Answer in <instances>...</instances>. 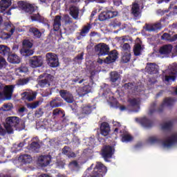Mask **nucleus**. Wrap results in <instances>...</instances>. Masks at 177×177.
Listing matches in <instances>:
<instances>
[{"mask_svg":"<svg viewBox=\"0 0 177 177\" xmlns=\"http://www.w3.org/2000/svg\"><path fill=\"white\" fill-rule=\"evenodd\" d=\"M62 153H63V154L68 156L69 158L70 157H75V153H74V152H72L71 149H70V147H65L62 149Z\"/></svg>","mask_w":177,"mask_h":177,"instance_id":"2f4dec72","label":"nucleus"},{"mask_svg":"<svg viewBox=\"0 0 177 177\" xmlns=\"http://www.w3.org/2000/svg\"><path fill=\"white\" fill-rule=\"evenodd\" d=\"M10 5H12V0H1L0 1V9L1 13H3V11L6 10Z\"/></svg>","mask_w":177,"mask_h":177,"instance_id":"aec40b11","label":"nucleus"},{"mask_svg":"<svg viewBox=\"0 0 177 177\" xmlns=\"http://www.w3.org/2000/svg\"><path fill=\"white\" fill-rule=\"evenodd\" d=\"M29 32L33 34L35 38H39L41 35H42L41 32H39V30L37 29V28H30L29 30Z\"/></svg>","mask_w":177,"mask_h":177,"instance_id":"72a5a7b5","label":"nucleus"},{"mask_svg":"<svg viewBox=\"0 0 177 177\" xmlns=\"http://www.w3.org/2000/svg\"><path fill=\"white\" fill-rule=\"evenodd\" d=\"M15 89V86L10 85L6 86L3 88V95L7 100L12 99V95H13V91Z\"/></svg>","mask_w":177,"mask_h":177,"instance_id":"9b49d317","label":"nucleus"},{"mask_svg":"<svg viewBox=\"0 0 177 177\" xmlns=\"http://www.w3.org/2000/svg\"><path fill=\"white\" fill-rule=\"evenodd\" d=\"M20 53L22 56H31V55H34V50L31 48H22Z\"/></svg>","mask_w":177,"mask_h":177,"instance_id":"7c9ffc66","label":"nucleus"},{"mask_svg":"<svg viewBox=\"0 0 177 177\" xmlns=\"http://www.w3.org/2000/svg\"><path fill=\"white\" fill-rule=\"evenodd\" d=\"M101 135L107 136L110 133V125L107 122H103L100 127Z\"/></svg>","mask_w":177,"mask_h":177,"instance_id":"6ab92c4d","label":"nucleus"},{"mask_svg":"<svg viewBox=\"0 0 177 177\" xmlns=\"http://www.w3.org/2000/svg\"><path fill=\"white\" fill-rule=\"evenodd\" d=\"M172 49H173L172 45L171 44L165 45L160 48L159 53L160 55L167 56V55H169L172 52Z\"/></svg>","mask_w":177,"mask_h":177,"instance_id":"4468645a","label":"nucleus"},{"mask_svg":"<svg viewBox=\"0 0 177 177\" xmlns=\"http://www.w3.org/2000/svg\"><path fill=\"white\" fill-rule=\"evenodd\" d=\"M39 85L41 86V88H44L45 86H49L50 84H49V82L48 80H42L39 82Z\"/></svg>","mask_w":177,"mask_h":177,"instance_id":"79ce46f5","label":"nucleus"},{"mask_svg":"<svg viewBox=\"0 0 177 177\" xmlns=\"http://www.w3.org/2000/svg\"><path fill=\"white\" fill-rule=\"evenodd\" d=\"M27 71H28V68L26 66L19 68L16 70L17 74H19V73H27Z\"/></svg>","mask_w":177,"mask_h":177,"instance_id":"a18cd8bd","label":"nucleus"},{"mask_svg":"<svg viewBox=\"0 0 177 177\" xmlns=\"http://www.w3.org/2000/svg\"><path fill=\"white\" fill-rule=\"evenodd\" d=\"M28 83V79H22L19 80L17 82V85H26V84Z\"/></svg>","mask_w":177,"mask_h":177,"instance_id":"8fccbe9b","label":"nucleus"},{"mask_svg":"<svg viewBox=\"0 0 177 177\" xmlns=\"http://www.w3.org/2000/svg\"><path fill=\"white\" fill-rule=\"evenodd\" d=\"M125 109H126V108H125V106H124L120 107V110L121 111H124V110H125Z\"/></svg>","mask_w":177,"mask_h":177,"instance_id":"774afa93","label":"nucleus"},{"mask_svg":"<svg viewBox=\"0 0 177 177\" xmlns=\"http://www.w3.org/2000/svg\"><path fill=\"white\" fill-rule=\"evenodd\" d=\"M89 30H91L89 26H85L80 32V35H82V37H85V35L89 32Z\"/></svg>","mask_w":177,"mask_h":177,"instance_id":"37998d69","label":"nucleus"},{"mask_svg":"<svg viewBox=\"0 0 177 177\" xmlns=\"http://www.w3.org/2000/svg\"><path fill=\"white\" fill-rule=\"evenodd\" d=\"M23 146H24V142H20V143L18 145V147H23Z\"/></svg>","mask_w":177,"mask_h":177,"instance_id":"338daca9","label":"nucleus"},{"mask_svg":"<svg viewBox=\"0 0 177 177\" xmlns=\"http://www.w3.org/2000/svg\"><path fill=\"white\" fill-rule=\"evenodd\" d=\"M39 103H40L39 101H37L35 102H33L28 105V107H29L30 109H37V107L39 106Z\"/></svg>","mask_w":177,"mask_h":177,"instance_id":"de8ad7c7","label":"nucleus"},{"mask_svg":"<svg viewBox=\"0 0 177 177\" xmlns=\"http://www.w3.org/2000/svg\"><path fill=\"white\" fill-rule=\"evenodd\" d=\"M39 144H38V142H33L30 145V149H32V150H37V149H39Z\"/></svg>","mask_w":177,"mask_h":177,"instance_id":"09e8293b","label":"nucleus"},{"mask_svg":"<svg viewBox=\"0 0 177 177\" xmlns=\"http://www.w3.org/2000/svg\"><path fill=\"white\" fill-rule=\"evenodd\" d=\"M131 13L135 17H140L142 11H140V7L137 3H134L131 7Z\"/></svg>","mask_w":177,"mask_h":177,"instance_id":"a211bd4d","label":"nucleus"},{"mask_svg":"<svg viewBox=\"0 0 177 177\" xmlns=\"http://www.w3.org/2000/svg\"><path fill=\"white\" fill-rule=\"evenodd\" d=\"M50 161H52L50 156H41L38 158V164L40 167H48Z\"/></svg>","mask_w":177,"mask_h":177,"instance_id":"9d476101","label":"nucleus"},{"mask_svg":"<svg viewBox=\"0 0 177 177\" xmlns=\"http://www.w3.org/2000/svg\"><path fill=\"white\" fill-rule=\"evenodd\" d=\"M113 127H117L118 128L115 129V133H117L118 131H121V127H120L121 125L120 124V122H113Z\"/></svg>","mask_w":177,"mask_h":177,"instance_id":"49530a36","label":"nucleus"},{"mask_svg":"<svg viewBox=\"0 0 177 177\" xmlns=\"http://www.w3.org/2000/svg\"><path fill=\"white\" fill-rule=\"evenodd\" d=\"M177 75V64H172L168 66V68L163 73L162 80L166 84L174 82Z\"/></svg>","mask_w":177,"mask_h":177,"instance_id":"f257e3e1","label":"nucleus"},{"mask_svg":"<svg viewBox=\"0 0 177 177\" xmlns=\"http://www.w3.org/2000/svg\"><path fill=\"white\" fill-rule=\"evenodd\" d=\"M78 164L77 163V161H73L69 164V167H77Z\"/></svg>","mask_w":177,"mask_h":177,"instance_id":"bf43d9fd","label":"nucleus"},{"mask_svg":"<svg viewBox=\"0 0 177 177\" xmlns=\"http://www.w3.org/2000/svg\"><path fill=\"white\" fill-rule=\"evenodd\" d=\"M32 48V42L30 40H24L23 41V48Z\"/></svg>","mask_w":177,"mask_h":177,"instance_id":"ea45409f","label":"nucleus"},{"mask_svg":"<svg viewBox=\"0 0 177 177\" xmlns=\"http://www.w3.org/2000/svg\"><path fill=\"white\" fill-rule=\"evenodd\" d=\"M61 20L62 17H60V16L57 15L55 17L53 24L54 31H59L60 26H62V22L60 21Z\"/></svg>","mask_w":177,"mask_h":177,"instance_id":"393cba45","label":"nucleus"},{"mask_svg":"<svg viewBox=\"0 0 177 177\" xmlns=\"http://www.w3.org/2000/svg\"><path fill=\"white\" fill-rule=\"evenodd\" d=\"M118 80H120V74L117 72L111 73V82H115Z\"/></svg>","mask_w":177,"mask_h":177,"instance_id":"c9c22d12","label":"nucleus"},{"mask_svg":"<svg viewBox=\"0 0 177 177\" xmlns=\"http://www.w3.org/2000/svg\"><path fill=\"white\" fill-rule=\"evenodd\" d=\"M147 31H157L161 28V24H147L145 26Z\"/></svg>","mask_w":177,"mask_h":177,"instance_id":"b1692460","label":"nucleus"},{"mask_svg":"<svg viewBox=\"0 0 177 177\" xmlns=\"http://www.w3.org/2000/svg\"><path fill=\"white\" fill-rule=\"evenodd\" d=\"M129 103L131 106L133 107V109H133V111L135 113H138L139 111V109L140 107L139 106V104H140V100L139 99H133L129 100Z\"/></svg>","mask_w":177,"mask_h":177,"instance_id":"4be33fe9","label":"nucleus"},{"mask_svg":"<svg viewBox=\"0 0 177 177\" xmlns=\"http://www.w3.org/2000/svg\"><path fill=\"white\" fill-rule=\"evenodd\" d=\"M8 62L12 64H19L20 63V57L15 54H12L8 56Z\"/></svg>","mask_w":177,"mask_h":177,"instance_id":"a878e982","label":"nucleus"},{"mask_svg":"<svg viewBox=\"0 0 177 177\" xmlns=\"http://www.w3.org/2000/svg\"><path fill=\"white\" fill-rule=\"evenodd\" d=\"M25 110H26L25 107H21L19 109V113H24Z\"/></svg>","mask_w":177,"mask_h":177,"instance_id":"680f3d73","label":"nucleus"},{"mask_svg":"<svg viewBox=\"0 0 177 177\" xmlns=\"http://www.w3.org/2000/svg\"><path fill=\"white\" fill-rule=\"evenodd\" d=\"M117 16H118V12L113 11L111 10H106L99 15L98 19L100 21H106V20L117 17Z\"/></svg>","mask_w":177,"mask_h":177,"instance_id":"7ed1b4c3","label":"nucleus"},{"mask_svg":"<svg viewBox=\"0 0 177 177\" xmlns=\"http://www.w3.org/2000/svg\"><path fill=\"white\" fill-rule=\"evenodd\" d=\"M145 69L149 74H156L158 72V66L156 64H147Z\"/></svg>","mask_w":177,"mask_h":177,"instance_id":"f3484780","label":"nucleus"},{"mask_svg":"<svg viewBox=\"0 0 177 177\" xmlns=\"http://www.w3.org/2000/svg\"><path fill=\"white\" fill-rule=\"evenodd\" d=\"M9 52H10V48H9V47L4 45H0V55L5 56L6 55H9Z\"/></svg>","mask_w":177,"mask_h":177,"instance_id":"473e14b6","label":"nucleus"},{"mask_svg":"<svg viewBox=\"0 0 177 177\" xmlns=\"http://www.w3.org/2000/svg\"><path fill=\"white\" fill-rule=\"evenodd\" d=\"M19 161H21V162H23L24 164H30L31 161H32V158H31V156L30 155H21L19 157Z\"/></svg>","mask_w":177,"mask_h":177,"instance_id":"5701e85b","label":"nucleus"},{"mask_svg":"<svg viewBox=\"0 0 177 177\" xmlns=\"http://www.w3.org/2000/svg\"><path fill=\"white\" fill-rule=\"evenodd\" d=\"M172 103H174V100H172V98H167L165 100V104H167V106L172 104Z\"/></svg>","mask_w":177,"mask_h":177,"instance_id":"5fc2aeb1","label":"nucleus"},{"mask_svg":"<svg viewBox=\"0 0 177 177\" xmlns=\"http://www.w3.org/2000/svg\"><path fill=\"white\" fill-rule=\"evenodd\" d=\"M95 51L97 52L98 56H104L109 53V46L106 44L101 43L95 47Z\"/></svg>","mask_w":177,"mask_h":177,"instance_id":"423d86ee","label":"nucleus"},{"mask_svg":"<svg viewBox=\"0 0 177 177\" xmlns=\"http://www.w3.org/2000/svg\"><path fill=\"white\" fill-rule=\"evenodd\" d=\"M61 113H62V111H60L59 109H55L53 111L54 115H57V114H60Z\"/></svg>","mask_w":177,"mask_h":177,"instance_id":"13d9d810","label":"nucleus"},{"mask_svg":"<svg viewBox=\"0 0 177 177\" xmlns=\"http://www.w3.org/2000/svg\"><path fill=\"white\" fill-rule=\"evenodd\" d=\"M60 96L64 98V100L67 103H73L74 102V97L73 94L66 90H62L59 91Z\"/></svg>","mask_w":177,"mask_h":177,"instance_id":"1a4fd4ad","label":"nucleus"},{"mask_svg":"<svg viewBox=\"0 0 177 177\" xmlns=\"http://www.w3.org/2000/svg\"><path fill=\"white\" fill-rule=\"evenodd\" d=\"M131 60V53H124L122 57V62L123 63H128Z\"/></svg>","mask_w":177,"mask_h":177,"instance_id":"f704fd0d","label":"nucleus"},{"mask_svg":"<svg viewBox=\"0 0 177 177\" xmlns=\"http://www.w3.org/2000/svg\"><path fill=\"white\" fill-rule=\"evenodd\" d=\"M171 127V122H168L162 124V129H168Z\"/></svg>","mask_w":177,"mask_h":177,"instance_id":"864d4df0","label":"nucleus"},{"mask_svg":"<svg viewBox=\"0 0 177 177\" xmlns=\"http://www.w3.org/2000/svg\"><path fill=\"white\" fill-rule=\"evenodd\" d=\"M22 98L26 99L28 100V102H32L35 97H37V93L32 91H29L24 92L21 94Z\"/></svg>","mask_w":177,"mask_h":177,"instance_id":"f8f14e48","label":"nucleus"},{"mask_svg":"<svg viewBox=\"0 0 177 177\" xmlns=\"http://www.w3.org/2000/svg\"><path fill=\"white\" fill-rule=\"evenodd\" d=\"M12 104H6L3 105V109L5 111H9V110H12Z\"/></svg>","mask_w":177,"mask_h":177,"instance_id":"3c124183","label":"nucleus"},{"mask_svg":"<svg viewBox=\"0 0 177 177\" xmlns=\"http://www.w3.org/2000/svg\"><path fill=\"white\" fill-rule=\"evenodd\" d=\"M118 57V53L117 50H114L110 53L109 55L104 59V63L110 64V63H114L115 60H117Z\"/></svg>","mask_w":177,"mask_h":177,"instance_id":"ddd939ff","label":"nucleus"},{"mask_svg":"<svg viewBox=\"0 0 177 177\" xmlns=\"http://www.w3.org/2000/svg\"><path fill=\"white\" fill-rule=\"evenodd\" d=\"M132 140V136L125 131L124 135L122 136V142H131Z\"/></svg>","mask_w":177,"mask_h":177,"instance_id":"58836bf2","label":"nucleus"},{"mask_svg":"<svg viewBox=\"0 0 177 177\" xmlns=\"http://www.w3.org/2000/svg\"><path fill=\"white\" fill-rule=\"evenodd\" d=\"M5 66H6V60H5L3 57H0V68L5 67Z\"/></svg>","mask_w":177,"mask_h":177,"instance_id":"603ef678","label":"nucleus"},{"mask_svg":"<svg viewBox=\"0 0 177 177\" xmlns=\"http://www.w3.org/2000/svg\"><path fill=\"white\" fill-rule=\"evenodd\" d=\"M98 3H104L106 2L105 0H95Z\"/></svg>","mask_w":177,"mask_h":177,"instance_id":"e2e57ef3","label":"nucleus"},{"mask_svg":"<svg viewBox=\"0 0 177 177\" xmlns=\"http://www.w3.org/2000/svg\"><path fill=\"white\" fill-rule=\"evenodd\" d=\"M113 154H114V149L111 146H106L102 150V156L104 160L111 158Z\"/></svg>","mask_w":177,"mask_h":177,"instance_id":"6e6552de","label":"nucleus"},{"mask_svg":"<svg viewBox=\"0 0 177 177\" xmlns=\"http://www.w3.org/2000/svg\"><path fill=\"white\" fill-rule=\"evenodd\" d=\"M111 26H113V27H118L121 26V23L118 22V21H115L112 22Z\"/></svg>","mask_w":177,"mask_h":177,"instance_id":"6e6d98bb","label":"nucleus"},{"mask_svg":"<svg viewBox=\"0 0 177 177\" xmlns=\"http://www.w3.org/2000/svg\"><path fill=\"white\" fill-rule=\"evenodd\" d=\"M142 50H143V47L140 45V42L136 43L133 48V53L136 56L140 55L142 53Z\"/></svg>","mask_w":177,"mask_h":177,"instance_id":"bb28decb","label":"nucleus"},{"mask_svg":"<svg viewBox=\"0 0 177 177\" xmlns=\"http://www.w3.org/2000/svg\"><path fill=\"white\" fill-rule=\"evenodd\" d=\"M113 3L115 6H120L121 5V0H113Z\"/></svg>","mask_w":177,"mask_h":177,"instance_id":"4d7b16f0","label":"nucleus"},{"mask_svg":"<svg viewBox=\"0 0 177 177\" xmlns=\"http://www.w3.org/2000/svg\"><path fill=\"white\" fill-rule=\"evenodd\" d=\"M107 173V168L100 162H97L91 177H103Z\"/></svg>","mask_w":177,"mask_h":177,"instance_id":"20e7f679","label":"nucleus"},{"mask_svg":"<svg viewBox=\"0 0 177 177\" xmlns=\"http://www.w3.org/2000/svg\"><path fill=\"white\" fill-rule=\"evenodd\" d=\"M162 39H165L166 41H169L170 42H174V41H176V39H177V35L171 36V35H169L168 33H164L162 36Z\"/></svg>","mask_w":177,"mask_h":177,"instance_id":"c85d7f7f","label":"nucleus"},{"mask_svg":"<svg viewBox=\"0 0 177 177\" xmlns=\"http://www.w3.org/2000/svg\"><path fill=\"white\" fill-rule=\"evenodd\" d=\"M91 92V86L87 85L80 89L78 90V95L80 96H84L86 93H89Z\"/></svg>","mask_w":177,"mask_h":177,"instance_id":"cd10ccee","label":"nucleus"},{"mask_svg":"<svg viewBox=\"0 0 177 177\" xmlns=\"http://www.w3.org/2000/svg\"><path fill=\"white\" fill-rule=\"evenodd\" d=\"M19 122L20 121L17 117L12 116L7 118L4 124V128H6L8 133H13V127H16Z\"/></svg>","mask_w":177,"mask_h":177,"instance_id":"f03ea898","label":"nucleus"},{"mask_svg":"<svg viewBox=\"0 0 177 177\" xmlns=\"http://www.w3.org/2000/svg\"><path fill=\"white\" fill-rule=\"evenodd\" d=\"M90 142H91V145L93 146V145L95 144V140L93 138H91L89 139Z\"/></svg>","mask_w":177,"mask_h":177,"instance_id":"0e129e2a","label":"nucleus"},{"mask_svg":"<svg viewBox=\"0 0 177 177\" xmlns=\"http://www.w3.org/2000/svg\"><path fill=\"white\" fill-rule=\"evenodd\" d=\"M77 60H82L84 59V54L81 53L80 55L77 57Z\"/></svg>","mask_w":177,"mask_h":177,"instance_id":"052dcab7","label":"nucleus"},{"mask_svg":"<svg viewBox=\"0 0 177 177\" xmlns=\"http://www.w3.org/2000/svg\"><path fill=\"white\" fill-rule=\"evenodd\" d=\"M175 142H177V133L174 134L171 138H167L164 142H163V147H171Z\"/></svg>","mask_w":177,"mask_h":177,"instance_id":"dca6fc26","label":"nucleus"},{"mask_svg":"<svg viewBox=\"0 0 177 177\" xmlns=\"http://www.w3.org/2000/svg\"><path fill=\"white\" fill-rule=\"evenodd\" d=\"M31 19L32 21L41 20V16L39 15V14H38V12H37L36 14H33L32 15H31Z\"/></svg>","mask_w":177,"mask_h":177,"instance_id":"c03bdc74","label":"nucleus"},{"mask_svg":"<svg viewBox=\"0 0 177 177\" xmlns=\"http://www.w3.org/2000/svg\"><path fill=\"white\" fill-rule=\"evenodd\" d=\"M30 66L32 68L41 67L42 66V59L38 57H33L30 59Z\"/></svg>","mask_w":177,"mask_h":177,"instance_id":"2eb2a0df","label":"nucleus"},{"mask_svg":"<svg viewBox=\"0 0 177 177\" xmlns=\"http://www.w3.org/2000/svg\"><path fill=\"white\" fill-rule=\"evenodd\" d=\"M18 6L21 8L25 10V12H27V13H32L34 10H35V7L34 6L26 3L24 1H19L18 2Z\"/></svg>","mask_w":177,"mask_h":177,"instance_id":"0eeeda50","label":"nucleus"},{"mask_svg":"<svg viewBox=\"0 0 177 177\" xmlns=\"http://www.w3.org/2000/svg\"><path fill=\"white\" fill-rule=\"evenodd\" d=\"M121 48L124 53H131V46L129 44H122Z\"/></svg>","mask_w":177,"mask_h":177,"instance_id":"4c0bfd02","label":"nucleus"},{"mask_svg":"<svg viewBox=\"0 0 177 177\" xmlns=\"http://www.w3.org/2000/svg\"><path fill=\"white\" fill-rule=\"evenodd\" d=\"M69 13L73 19H78L80 15V9L77 6H71L69 8Z\"/></svg>","mask_w":177,"mask_h":177,"instance_id":"412c9836","label":"nucleus"},{"mask_svg":"<svg viewBox=\"0 0 177 177\" xmlns=\"http://www.w3.org/2000/svg\"><path fill=\"white\" fill-rule=\"evenodd\" d=\"M7 28H8V31H10V33L6 34L7 36L6 37V38H10V37H12V35H13V32H15V27L10 25V24H8L7 25Z\"/></svg>","mask_w":177,"mask_h":177,"instance_id":"e433bc0d","label":"nucleus"},{"mask_svg":"<svg viewBox=\"0 0 177 177\" xmlns=\"http://www.w3.org/2000/svg\"><path fill=\"white\" fill-rule=\"evenodd\" d=\"M136 121L141 124L142 127H150V121L147 120V118H142L141 119L136 118Z\"/></svg>","mask_w":177,"mask_h":177,"instance_id":"c756f323","label":"nucleus"},{"mask_svg":"<svg viewBox=\"0 0 177 177\" xmlns=\"http://www.w3.org/2000/svg\"><path fill=\"white\" fill-rule=\"evenodd\" d=\"M132 84H131V83H129V84H125V86H126V88L127 87L128 88V89H131V87H129V86H131Z\"/></svg>","mask_w":177,"mask_h":177,"instance_id":"69168bd1","label":"nucleus"},{"mask_svg":"<svg viewBox=\"0 0 177 177\" xmlns=\"http://www.w3.org/2000/svg\"><path fill=\"white\" fill-rule=\"evenodd\" d=\"M46 59L48 65L50 67H58L59 66V57L57 55L53 53H48L46 55Z\"/></svg>","mask_w":177,"mask_h":177,"instance_id":"39448f33","label":"nucleus"},{"mask_svg":"<svg viewBox=\"0 0 177 177\" xmlns=\"http://www.w3.org/2000/svg\"><path fill=\"white\" fill-rule=\"evenodd\" d=\"M91 112H92V108H91V106H84L82 108V113L84 114H91Z\"/></svg>","mask_w":177,"mask_h":177,"instance_id":"a19ab883","label":"nucleus"}]
</instances>
